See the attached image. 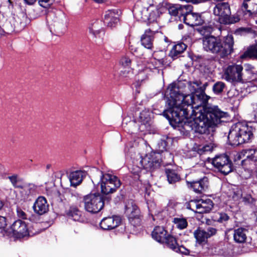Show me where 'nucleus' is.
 <instances>
[{"label":"nucleus","mask_w":257,"mask_h":257,"mask_svg":"<svg viewBox=\"0 0 257 257\" xmlns=\"http://www.w3.org/2000/svg\"><path fill=\"white\" fill-rule=\"evenodd\" d=\"M216 232V229L212 227H208L206 230L201 229L200 228L196 230L194 233V236L197 241L201 243L205 242L208 238L215 234Z\"/></svg>","instance_id":"obj_17"},{"label":"nucleus","mask_w":257,"mask_h":257,"mask_svg":"<svg viewBox=\"0 0 257 257\" xmlns=\"http://www.w3.org/2000/svg\"><path fill=\"white\" fill-rule=\"evenodd\" d=\"M4 202L0 200V210L3 208L4 206Z\"/></svg>","instance_id":"obj_61"},{"label":"nucleus","mask_w":257,"mask_h":257,"mask_svg":"<svg viewBox=\"0 0 257 257\" xmlns=\"http://www.w3.org/2000/svg\"><path fill=\"white\" fill-rule=\"evenodd\" d=\"M168 10L169 14L171 16H176L180 14V6L175 5H169L166 7L165 10Z\"/></svg>","instance_id":"obj_41"},{"label":"nucleus","mask_w":257,"mask_h":257,"mask_svg":"<svg viewBox=\"0 0 257 257\" xmlns=\"http://www.w3.org/2000/svg\"><path fill=\"white\" fill-rule=\"evenodd\" d=\"M219 217L218 218V221L219 222H223L227 220L229 218L228 216L225 213H220L219 214Z\"/></svg>","instance_id":"obj_51"},{"label":"nucleus","mask_w":257,"mask_h":257,"mask_svg":"<svg viewBox=\"0 0 257 257\" xmlns=\"http://www.w3.org/2000/svg\"><path fill=\"white\" fill-rule=\"evenodd\" d=\"M187 183L190 184V187L196 193H202L208 189L209 186L208 179L205 177L199 181L187 182Z\"/></svg>","instance_id":"obj_20"},{"label":"nucleus","mask_w":257,"mask_h":257,"mask_svg":"<svg viewBox=\"0 0 257 257\" xmlns=\"http://www.w3.org/2000/svg\"><path fill=\"white\" fill-rule=\"evenodd\" d=\"M119 14L117 10H108L105 12L104 22L110 27H114L119 22Z\"/></svg>","instance_id":"obj_21"},{"label":"nucleus","mask_w":257,"mask_h":257,"mask_svg":"<svg viewBox=\"0 0 257 257\" xmlns=\"http://www.w3.org/2000/svg\"><path fill=\"white\" fill-rule=\"evenodd\" d=\"M4 236L21 238L30 235L27 224L21 219L15 220L9 228L4 230Z\"/></svg>","instance_id":"obj_10"},{"label":"nucleus","mask_w":257,"mask_h":257,"mask_svg":"<svg viewBox=\"0 0 257 257\" xmlns=\"http://www.w3.org/2000/svg\"><path fill=\"white\" fill-rule=\"evenodd\" d=\"M97 173L100 177L101 191L103 194L113 193L120 187L121 183L116 176L107 173L103 174L99 171H97Z\"/></svg>","instance_id":"obj_7"},{"label":"nucleus","mask_w":257,"mask_h":257,"mask_svg":"<svg viewBox=\"0 0 257 257\" xmlns=\"http://www.w3.org/2000/svg\"><path fill=\"white\" fill-rule=\"evenodd\" d=\"M135 124V122H134V121H130V122H129V125H133V124Z\"/></svg>","instance_id":"obj_63"},{"label":"nucleus","mask_w":257,"mask_h":257,"mask_svg":"<svg viewBox=\"0 0 257 257\" xmlns=\"http://www.w3.org/2000/svg\"><path fill=\"white\" fill-rule=\"evenodd\" d=\"M164 242L166 243L169 248L173 250L176 248V246L178 245L176 238L169 234L165 238Z\"/></svg>","instance_id":"obj_38"},{"label":"nucleus","mask_w":257,"mask_h":257,"mask_svg":"<svg viewBox=\"0 0 257 257\" xmlns=\"http://www.w3.org/2000/svg\"><path fill=\"white\" fill-rule=\"evenodd\" d=\"M25 3L29 5H33L37 0H24Z\"/></svg>","instance_id":"obj_55"},{"label":"nucleus","mask_w":257,"mask_h":257,"mask_svg":"<svg viewBox=\"0 0 257 257\" xmlns=\"http://www.w3.org/2000/svg\"><path fill=\"white\" fill-rule=\"evenodd\" d=\"M104 201L103 197L99 194H90L83 197L85 210L92 213L99 212L104 205Z\"/></svg>","instance_id":"obj_9"},{"label":"nucleus","mask_w":257,"mask_h":257,"mask_svg":"<svg viewBox=\"0 0 257 257\" xmlns=\"http://www.w3.org/2000/svg\"><path fill=\"white\" fill-rule=\"evenodd\" d=\"M46 193L52 199L58 200L60 198V193L55 186L50 188H47Z\"/></svg>","instance_id":"obj_35"},{"label":"nucleus","mask_w":257,"mask_h":257,"mask_svg":"<svg viewBox=\"0 0 257 257\" xmlns=\"http://www.w3.org/2000/svg\"><path fill=\"white\" fill-rule=\"evenodd\" d=\"M7 225V221L5 217L0 216V232L4 236V230H6L5 228Z\"/></svg>","instance_id":"obj_47"},{"label":"nucleus","mask_w":257,"mask_h":257,"mask_svg":"<svg viewBox=\"0 0 257 257\" xmlns=\"http://www.w3.org/2000/svg\"><path fill=\"white\" fill-rule=\"evenodd\" d=\"M9 179L11 181L12 185L15 187H19L20 186L18 185V183L19 181V178L18 176L16 174H14L12 176L8 177Z\"/></svg>","instance_id":"obj_46"},{"label":"nucleus","mask_w":257,"mask_h":257,"mask_svg":"<svg viewBox=\"0 0 257 257\" xmlns=\"http://www.w3.org/2000/svg\"><path fill=\"white\" fill-rule=\"evenodd\" d=\"M254 123L249 125L242 122L233 124L228 134V139L232 146H238L249 142L253 137L255 131Z\"/></svg>","instance_id":"obj_4"},{"label":"nucleus","mask_w":257,"mask_h":257,"mask_svg":"<svg viewBox=\"0 0 257 257\" xmlns=\"http://www.w3.org/2000/svg\"><path fill=\"white\" fill-rule=\"evenodd\" d=\"M184 22L187 25L193 27L201 25L204 20L200 14L192 12L186 15Z\"/></svg>","instance_id":"obj_23"},{"label":"nucleus","mask_w":257,"mask_h":257,"mask_svg":"<svg viewBox=\"0 0 257 257\" xmlns=\"http://www.w3.org/2000/svg\"><path fill=\"white\" fill-rule=\"evenodd\" d=\"M5 172V168L3 165L0 164V176H1Z\"/></svg>","instance_id":"obj_56"},{"label":"nucleus","mask_w":257,"mask_h":257,"mask_svg":"<svg viewBox=\"0 0 257 257\" xmlns=\"http://www.w3.org/2000/svg\"><path fill=\"white\" fill-rule=\"evenodd\" d=\"M166 173L168 181L170 184L175 183L179 181L180 179L179 176L174 170L167 169Z\"/></svg>","instance_id":"obj_32"},{"label":"nucleus","mask_w":257,"mask_h":257,"mask_svg":"<svg viewBox=\"0 0 257 257\" xmlns=\"http://www.w3.org/2000/svg\"><path fill=\"white\" fill-rule=\"evenodd\" d=\"M193 7L191 5L187 4L185 5H181L180 6V14L181 17L182 18L183 21L184 18L187 15L191 14L192 12Z\"/></svg>","instance_id":"obj_34"},{"label":"nucleus","mask_w":257,"mask_h":257,"mask_svg":"<svg viewBox=\"0 0 257 257\" xmlns=\"http://www.w3.org/2000/svg\"><path fill=\"white\" fill-rule=\"evenodd\" d=\"M233 38L231 35L223 37L222 41L212 36L203 39V47L205 51L215 54L219 53L222 57L233 51Z\"/></svg>","instance_id":"obj_3"},{"label":"nucleus","mask_w":257,"mask_h":257,"mask_svg":"<svg viewBox=\"0 0 257 257\" xmlns=\"http://www.w3.org/2000/svg\"><path fill=\"white\" fill-rule=\"evenodd\" d=\"M201 83L198 80L186 82L184 84V90L181 92L179 87L175 84L169 85L167 88L166 104L168 109L164 112H170L174 114V119L176 122L180 120L179 117L187 115L188 111H194L193 107L204 105L210 98L204 92L201 86Z\"/></svg>","instance_id":"obj_1"},{"label":"nucleus","mask_w":257,"mask_h":257,"mask_svg":"<svg viewBox=\"0 0 257 257\" xmlns=\"http://www.w3.org/2000/svg\"><path fill=\"white\" fill-rule=\"evenodd\" d=\"M181 53L180 51H176L175 48L173 47L170 52V56L173 59H175L177 56Z\"/></svg>","instance_id":"obj_52"},{"label":"nucleus","mask_w":257,"mask_h":257,"mask_svg":"<svg viewBox=\"0 0 257 257\" xmlns=\"http://www.w3.org/2000/svg\"><path fill=\"white\" fill-rule=\"evenodd\" d=\"M255 106H256V108H255V109L254 110V112H255V113H254V119L257 122V104H256Z\"/></svg>","instance_id":"obj_57"},{"label":"nucleus","mask_w":257,"mask_h":257,"mask_svg":"<svg viewBox=\"0 0 257 257\" xmlns=\"http://www.w3.org/2000/svg\"><path fill=\"white\" fill-rule=\"evenodd\" d=\"M16 212L17 216L19 218V219H21L23 220L27 219L28 215L22 208L17 207Z\"/></svg>","instance_id":"obj_45"},{"label":"nucleus","mask_w":257,"mask_h":257,"mask_svg":"<svg viewBox=\"0 0 257 257\" xmlns=\"http://www.w3.org/2000/svg\"><path fill=\"white\" fill-rule=\"evenodd\" d=\"M240 20V18L238 15L235 16L233 15L232 16L231 15L228 18V20L226 23H225L224 24H233L238 22Z\"/></svg>","instance_id":"obj_48"},{"label":"nucleus","mask_w":257,"mask_h":257,"mask_svg":"<svg viewBox=\"0 0 257 257\" xmlns=\"http://www.w3.org/2000/svg\"><path fill=\"white\" fill-rule=\"evenodd\" d=\"M225 87V84L224 82L218 81L213 85L212 89L214 93L219 94L223 91Z\"/></svg>","instance_id":"obj_40"},{"label":"nucleus","mask_w":257,"mask_h":257,"mask_svg":"<svg viewBox=\"0 0 257 257\" xmlns=\"http://www.w3.org/2000/svg\"><path fill=\"white\" fill-rule=\"evenodd\" d=\"M138 79L139 81H143L148 78L149 72L150 71L148 68L138 69Z\"/></svg>","instance_id":"obj_39"},{"label":"nucleus","mask_w":257,"mask_h":257,"mask_svg":"<svg viewBox=\"0 0 257 257\" xmlns=\"http://www.w3.org/2000/svg\"><path fill=\"white\" fill-rule=\"evenodd\" d=\"M149 8H143L136 15L138 19L142 21H154L159 16L160 13H162L166 9V4L164 3L163 0H152V3H149Z\"/></svg>","instance_id":"obj_6"},{"label":"nucleus","mask_w":257,"mask_h":257,"mask_svg":"<svg viewBox=\"0 0 257 257\" xmlns=\"http://www.w3.org/2000/svg\"><path fill=\"white\" fill-rule=\"evenodd\" d=\"M242 11L246 17L257 14V0H243Z\"/></svg>","instance_id":"obj_19"},{"label":"nucleus","mask_w":257,"mask_h":257,"mask_svg":"<svg viewBox=\"0 0 257 257\" xmlns=\"http://www.w3.org/2000/svg\"><path fill=\"white\" fill-rule=\"evenodd\" d=\"M213 14L218 17L221 24L226 23L228 18L231 15L230 6L228 3L222 2L217 4L213 8Z\"/></svg>","instance_id":"obj_14"},{"label":"nucleus","mask_w":257,"mask_h":257,"mask_svg":"<svg viewBox=\"0 0 257 257\" xmlns=\"http://www.w3.org/2000/svg\"><path fill=\"white\" fill-rule=\"evenodd\" d=\"M212 165L225 175L232 171V167L228 157L224 155L216 156L212 160Z\"/></svg>","instance_id":"obj_11"},{"label":"nucleus","mask_w":257,"mask_h":257,"mask_svg":"<svg viewBox=\"0 0 257 257\" xmlns=\"http://www.w3.org/2000/svg\"><path fill=\"white\" fill-rule=\"evenodd\" d=\"M67 214L75 221H79L80 219L81 212L75 207H70L67 211Z\"/></svg>","instance_id":"obj_31"},{"label":"nucleus","mask_w":257,"mask_h":257,"mask_svg":"<svg viewBox=\"0 0 257 257\" xmlns=\"http://www.w3.org/2000/svg\"><path fill=\"white\" fill-rule=\"evenodd\" d=\"M255 163H256L257 165V150H255V157L254 159V161Z\"/></svg>","instance_id":"obj_59"},{"label":"nucleus","mask_w":257,"mask_h":257,"mask_svg":"<svg viewBox=\"0 0 257 257\" xmlns=\"http://www.w3.org/2000/svg\"><path fill=\"white\" fill-rule=\"evenodd\" d=\"M247 230L243 228H238L234 230L233 238L237 243H243L246 239Z\"/></svg>","instance_id":"obj_28"},{"label":"nucleus","mask_w":257,"mask_h":257,"mask_svg":"<svg viewBox=\"0 0 257 257\" xmlns=\"http://www.w3.org/2000/svg\"><path fill=\"white\" fill-rule=\"evenodd\" d=\"M85 175V173L82 171H76L71 172L69 175V180L71 186L76 187L79 185Z\"/></svg>","instance_id":"obj_27"},{"label":"nucleus","mask_w":257,"mask_h":257,"mask_svg":"<svg viewBox=\"0 0 257 257\" xmlns=\"http://www.w3.org/2000/svg\"><path fill=\"white\" fill-rule=\"evenodd\" d=\"M174 251H176V252H179L184 255H188L190 252V250L186 248L183 245H178L176 246V248H175Z\"/></svg>","instance_id":"obj_44"},{"label":"nucleus","mask_w":257,"mask_h":257,"mask_svg":"<svg viewBox=\"0 0 257 257\" xmlns=\"http://www.w3.org/2000/svg\"><path fill=\"white\" fill-rule=\"evenodd\" d=\"M243 67L241 65L233 64L229 65L224 70L223 77L225 80L231 83L239 82L246 83L251 77H242V71Z\"/></svg>","instance_id":"obj_8"},{"label":"nucleus","mask_w":257,"mask_h":257,"mask_svg":"<svg viewBox=\"0 0 257 257\" xmlns=\"http://www.w3.org/2000/svg\"><path fill=\"white\" fill-rule=\"evenodd\" d=\"M193 211L198 213H204L209 212L213 206L212 201L210 199L191 200L188 205Z\"/></svg>","instance_id":"obj_12"},{"label":"nucleus","mask_w":257,"mask_h":257,"mask_svg":"<svg viewBox=\"0 0 257 257\" xmlns=\"http://www.w3.org/2000/svg\"><path fill=\"white\" fill-rule=\"evenodd\" d=\"M240 58L241 59L251 58L257 59V44L249 47L242 55Z\"/></svg>","instance_id":"obj_30"},{"label":"nucleus","mask_w":257,"mask_h":257,"mask_svg":"<svg viewBox=\"0 0 257 257\" xmlns=\"http://www.w3.org/2000/svg\"><path fill=\"white\" fill-rule=\"evenodd\" d=\"M167 231L161 226H156L152 233V237L159 242L164 243L166 238Z\"/></svg>","instance_id":"obj_25"},{"label":"nucleus","mask_w":257,"mask_h":257,"mask_svg":"<svg viewBox=\"0 0 257 257\" xmlns=\"http://www.w3.org/2000/svg\"><path fill=\"white\" fill-rule=\"evenodd\" d=\"M165 64V60L163 58L160 59H156V58H151L150 60V63L149 66V69H157L162 67Z\"/></svg>","instance_id":"obj_33"},{"label":"nucleus","mask_w":257,"mask_h":257,"mask_svg":"<svg viewBox=\"0 0 257 257\" xmlns=\"http://www.w3.org/2000/svg\"><path fill=\"white\" fill-rule=\"evenodd\" d=\"M255 149H244L238 152L236 155V159L238 160H242V162L246 160H249L254 161L255 157Z\"/></svg>","instance_id":"obj_26"},{"label":"nucleus","mask_w":257,"mask_h":257,"mask_svg":"<svg viewBox=\"0 0 257 257\" xmlns=\"http://www.w3.org/2000/svg\"><path fill=\"white\" fill-rule=\"evenodd\" d=\"M119 63L123 68L126 69V70H121L120 75L126 77L131 72V59L128 56H123L120 59Z\"/></svg>","instance_id":"obj_29"},{"label":"nucleus","mask_w":257,"mask_h":257,"mask_svg":"<svg viewBox=\"0 0 257 257\" xmlns=\"http://www.w3.org/2000/svg\"><path fill=\"white\" fill-rule=\"evenodd\" d=\"M54 0H39L38 3L40 6L43 8H48L50 6Z\"/></svg>","instance_id":"obj_50"},{"label":"nucleus","mask_w":257,"mask_h":257,"mask_svg":"<svg viewBox=\"0 0 257 257\" xmlns=\"http://www.w3.org/2000/svg\"><path fill=\"white\" fill-rule=\"evenodd\" d=\"M161 160L160 155L155 152L147 154L143 158H140V161L134 162L131 168V172L135 175H139L143 168L151 171L159 167Z\"/></svg>","instance_id":"obj_5"},{"label":"nucleus","mask_w":257,"mask_h":257,"mask_svg":"<svg viewBox=\"0 0 257 257\" xmlns=\"http://www.w3.org/2000/svg\"><path fill=\"white\" fill-rule=\"evenodd\" d=\"M244 68L245 72L248 75L247 77H246V78H249L250 77H251L250 79L249 80V81L252 79L254 74L253 72L254 70V67L251 64H246L244 65Z\"/></svg>","instance_id":"obj_42"},{"label":"nucleus","mask_w":257,"mask_h":257,"mask_svg":"<svg viewBox=\"0 0 257 257\" xmlns=\"http://www.w3.org/2000/svg\"><path fill=\"white\" fill-rule=\"evenodd\" d=\"M154 32L150 29L145 31L141 37V43L143 46L148 49H152L153 47Z\"/></svg>","instance_id":"obj_24"},{"label":"nucleus","mask_w":257,"mask_h":257,"mask_svg":"<svg viewBox=\"0 0 257 257\" xmlns=\"http://www.w3.org/2000/svg\"><path fill=\"white\" fill-rule=\"evenodd\" d=\"M183 26L182 24H180L178 26V28L179 29H182L183 28Z\"/></svg>","instance_id":"obj_62"},{"label":"nucleus","mask_w":257,"mask_h":257,"mask_svg":"<svg viewBox=\"0 0 257 257\" xmlns=\"http://www.w3.org/2000/svg\"><path fill=\"white\" fill-rule=\"evenodd\" d=\"M151 112L147 109L140 112L138 121L140 123L139 129L141 132L149 131L151 124Z\"/></svg>","instance_id":"obj_15"},{"label":"nucleus","mask_w":257,"mask_h":257,"mask_svg":"<svg viewBox=\"0 0 257 257\" xmlns=\"http://www.w3.org/2000/svg\"><path fill=\"white\" fill-rule=\"evenodd\" d=\"M72 197L73 198H74V199L76 200L77 203L81 202L82 197L79 194L76 192H74L73 193H72Z\"/></svg>","instance_id":"obj_53"},{"label":"nucleus","mask_w":257,"mask_h":257,"mask_svg":"<svg viewBox=\"0 0 257 257\" xmlns=\"http://www.w3.org/2000/svg\"><path fill=\"white\" fill-rule=\"evenodd\" d=\"M193 112L188 111L187 115L179 117L180 120L176 122L174 119V114L170 112H164V115L170 123L179 124L184 121V127L187 131L193 130L199 134H206L209 127L214 126L225 121L223 119L228 116L227 113L222 111L217 106H208L207 104L197 108L193 107Z\"/></svg>","instance_id":"obj_2"},{"label":"nucleus","mask_w":257,"mask_h":257,"mask_svg":"<svg viewBox=\"0 0 257 257\" xmlns=\"http://www.w3.org/2000/svg\"><path fill=\"white\" fill-rule=\"evenodd\" d=\"M173 222L174 223L176 226L180 229H183L185 228L188 225L186 219L184 218H174Z\"/></svg>","instance_id":"obj_37"},{"label":"nucleus","mask_w":257,"mask_h":257,"mask_svg":"<svg viewBox=\"0 0 257 257\" xmlns=\"http://www.w3.org/2000/svg\"><path fill=\"white\" fill-rule=\"evenodd\" d=\"M212 146L209 145H206L203 147L202 150L203 152L211 151L212 150Z\"/></svg>","instance_id":"obj_54"},{"label":"nucleus","mask_w":257,"mask_h":257,"mask_svg":"<svg viewBox=\"0 0 257 257\" xmlns=\"http://www.w3.org/2000/svg\"><path fill=\"white\" fill-rule=\"evenodd\" d=\"M208 85V84L207 83H205V84H204L203 86H201V87L202 88V89H204V92H205V89L206 87V86Z\"/></svg>","instance_id":"obj_60"},{"label":"nucleus","mask_w":257,"mask_h":257,"mask_svg":"<svg viewBox=\"0 0 257 257\" xmlns=\"http://www.w3.org/2000/svg\"><path fill=\"white\" fill-rule=\"evenodd\" d=\"M120 223V218L117 216H113L104 218L100 222V225L104 230H110L117 227Z\"/></svg>","instance_id":"obj_16"},{"label":"nucleus","mask_w":257,"mask_h":257,"mask_svg":"<svg viewBox=\"0 0 257 257\" xmlns=\"http://www.w3.org/2000/svg\"><path fill=\"white\" fill-rule=\"evenodd\" d=\"M250 192H243L241 194L242 201L245 204L252 205L256 201V199L252 197Z\"/></svg>","instance_id":"obj_36"},{"label":"nucleus","mask_w":257,"mask_h":257,"mask_svg":"<svg viewBox=\"0 0 257 257\" xmlns=\"http://www.w3.org/2000/svg\"><path fill=\"white\" fill-rule=\"evenodd\" d=\"M125 214L133 225H138L140 223V210L133 200H130L125 203Z\"/></svg>","instance_id":"obj_13"},{"label":"nucleus","mask_w":257,"mask_h":257,"mask_svg":"<svg viewBox=\"0 0 257 257\" xmlns=\"http://www.w3.org/2000/svg\"><path fill=\"white\" fill-rule=\"evenodd\" d=\"M34 211L38 215H43L49 210V205L46 198L43 196L39 197L33 206Z\"/></svg>","instance_id":"obj_18"},{"label":"nucleus","mask_w":257,"mask_h":257,"mask_svg":"<svg viewBox=\"0 0 257 257\" xmlns=\"http://www.w3.org/2000/svg\"><path fill=\"white\" fill-rule=\"evenodd\" d=\"M214 250L213 253L215 255L229 257L233 254L232 246L228 243H221L214 247Z\"/></svg>","instance_id":"obj_22"},{"label":"nucleus","mask_w":257,"mask_h":257,"mask_svg":"<svg viewBox=\"0 0 257 257\" xmlns=\"http://www.w3.org/2000/svg\"><path fill=\"white\" fill-rule=\"evenodd\" d=\"M97 27L95 25L92 26L89 28V32L92 34L95 38H100L101 34L103 33V31L101 30L97 29Z\"/></svg>","instance_id":"obj_43"},{"label":"nucleus","mask_w":257,"mask_h":257,"mask_svg":"<svg viewBox=\"0 0 257 257\" xmlns=\"http://www.w3.org/2000/svg\"><path fill=\"white\" fill-rule=\"evenodd\" d=\"M173 47L175 48L176 51H180V52L182 53L185 50L187 46L183 43H180L175 45Z\"/></svg>","instance_id":"obj_49"},{"label":"nucleus","mask_w":257,"mask_h":257,"mask_svg":"<svg viewBox=\"0 0 257 257\" xmlns=\"http://www.w3.org/2000/svg\"><path fill=\"white\" fill-rule=\"evenodd\" d=\"M4 34H5L4 30L1 27H0V37L4 36Z\"/></svg>","instance_id":"obj_58"},{"label":"nucleus","mask_w":257,"mask_h":257,"mask_svg":"<svg viewBox=\"0 0 257 257\" xmlns=\"http://www.w3.org/2000/svg\"><path fill=\"white\" fill-rule=\"evenodd\" d=\"M126 119H127L126 118H125L124 119H123V121H122V124H124V123L126 124V123L125 122V120H126Z\"/></svg>","instance_id":"obj_64"}]
</instances>
